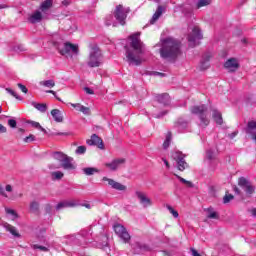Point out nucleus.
I'll list each match as a JSON object with an SVG mask.
<instances>
[{"label": "nucleus", "mask_w": 256, "mask_h": 256, "mask_svg": "<svg viewBox=\"0 0 256 256\" xmlns=\"http://www.w3.org/2000/svg\"><path fill=\"white\" fill-rule=\"evenodd\" d=\"M250 213H251L252 217H256V208L250 209Z\"/></svg>", "instance_id": "obj_58"}, {"label": "nucleus", "mask_w": 256, "mask_h": 256, "mask_svg": "<svg viewBox=\"0 0 256 256\" xmlns=\"http://www.w3.org/2000/svg\"><path fill=\"white\" fill-rule=\"evenodd\" d=\"M32 106H34L37 111H40V113H45L47 111V104L32 102Z\"/></svg>", "instance_id": "obj_30"}, {"label": "nucleus", "mask_w": 256, "mask_h": 256, "mask_svg": "<svg viewBox=\"0 0 256 256\" xmlns=\"http://www.w3.org/2000/svg\"><path fill=\"white\" fill-rule=\"evenodd\" d=\"M140 36L141 33L139 32L130 36V47H126V59L129 65H141V63L145 61L142 57L143 53H145V46L143 42H141Z\"/></svg>", "instance_id": "obj_1"}, {"label": "nucleus", "mask_w": 256, "mask_h": 256, "mask_svg": "<svg viewBox=\"0 0 256 256\" xmlns=\"http://www.w3.org/2000/svg\"><path fill=\"white\" fill-rule=\"evenodd\" d=\"M33 249H39L40 251H44L45 253H47V251H49L48 247L41 246V245H38V244L33 245Z\"/></svg>", "instance_id": "obj_44"}, {"label": "nucleus", "mask_w": 256, "mask_h": 256, "mask_svg": "<svg viewBox=\"0 0 256 256\" xmlns=\"http://www.w3.org/2000/svg\"><path fill=\"white\" fill-rule=\"evenodd\" d=\"M42 87H47L48 89H53L55 87V80H43L39 82Z\"/></svg>", "instance_id": "obj_31"}, {"label": "nucleus", "mask_w": 256, "mask_h": 256, "mask_svg": "<svg viewBox=\"0 0 256 256\" xmlns=\"http://www.w3.org/2000/svg\"><path fill=\"white\" fill-rule=\"evenodd\" d=\"M212 117L217 125H223V116L219 110H212Z\"/></svg>", "instance_id": "obj_27"}, {"label": "nucleus", "mask_w": 256, "mask_h": 256, "mask_svg": "<svg viewBox=\"0 0 256 256\" xmlns=\"http://www.w3.org/2000/svg\"><path fill=\"white\" fill-rule=\"evenodd\" d=\"M1 226L5 229V231H7V233H10V235H13L16 239H21V234L19 233L17 227L7 222H2Z\"/></svg>", "instance_id": "obj_16"}, {"label": "nucleus", "mask_w": 256, "mask_h": 256, "mask_svg": "<svg viewBox=\"0 0 256 256\" xmlns=\"http://www.w3.org/2000/svg\"><path fill=\"white\" fill-rule=\"evenodd\" d=\"M114 233L123 241V243H129L131 241V235L127 231V228L121 224H115L113 226Z\"/></svg>", "instance_id": "obj_9"}, {"label": "nucleus", "mask_w": 256, "mask_h": 256, "mask_svg": "<svg viewBox=\"0 0 256 256\" xmlns=\"http://www.w3.org/2000/svg\"><path fill=\"white\" fill-rule=\"evenodd\" d=\"M5 194L7 195L6 199H10L11 201H15L17 197H23V194L16 193L11 184H7L4 189Z\"/></svg>", "instance_id": "obj_17"}, {"label": "nucleus", "mask_w": 256, "mask_h": 256, "mask_svg": "<svg viewBox=\"0 0 256 256\" xmlns=\"http://www.w3.org/2000/svg\"><path fill=\"white\" fill-rule=\"evenodd\" d=\"M7 93L12 95V97H15V99H18V101H21V97L17 94V92L13 91L11 88H6Z\"/></svg>", "instance_id": "obj_42"}, {"label": "nucleus", "mask_w": 256, "mask_h": 256, "mask_svg": "<svg viewBox=\"0 0 256 256\" xmlns=\"http://www.w3.org/2000/svg\"><path fill=\"white\" fill-rule=\"evenodd\" d=\"M63 176L64 174L61 171H55L51 173L53 181H59V179H63Z\"/></svg>", "instance_id": "obj_33"}, {"label": "nucleus", "mask_w": 256, "mask_h": 256, "mask_svg": "<svg viewBox=\"0 0 256 256\" xmlns=\"http://www.w3.org/2000/svg\"><path fill=\"white\" fill-rule=\"evenodd\" d=\"M203 39V34L201 33V29L198 26H194L192 28L191 33L188 35V42L190 47H195L199 45L198 41Z\"/></svg>", "instance_id": "obj_8"}, {"label": "nucleus", "mask_w": 256, "mask_h": 256, "mask_svg": "<svg viewBox=\"0 0 256 256\" xmlns=\"http://www.w3.org/2000/svg\"><path fill=\"white\" fill-rule=\"evenodd\" d=\"M46 93H51L57 99V101H62L61 98L57 97V93L53 90H47Z\"/></svg>", "instance_id": "obj_51"}, {"label": "nucleus", "mask_w": 256, "mask_h": 256, "mask_svg": "<svg viewBox=\"0 0 256 256\" xmlns=\"http://www.w3.org/2000/svg\"><path fill=\"white\" fill-rule=\"evenodd\" d=\"M234 191H235V193H237V195H241V190H239V188H237V186L234 187Z\"/></svg>", "instance_id": "obj_60"}, {"label": "nucleus", "mask_w": 256, "mask_h": 256, "mask_svg": "<svg viewBox=\"0 0 256 256\" xmlns=\"http://www.w3.org/2000/svg\"><path fill=\"white\" fill-rule=\"evenodd\" d=\"M103 181L108 182V185L112 188L115 189V191H127V186L113 180L107 177L103 178Z\"/></svg>", "instance_id": "obj_18"}, {"label": "nucleus", "mask_w": 256, "mask_h": 256, "mask_svg": "<svg viewBox=\"0 0 256 256\" xmlns=\"http://www.w3.org/2000/svg\"><path fill=\"white\" fill-rule=\"evenodd\" d=\"M159 107H167L171 103V97L169 94H161L156 97Z\"/></svg>", "instance_id": "obj_21"}, {"label": "nucleus", "mask_w": 256, "mask_h": 256, "mask_svg": "<svg viewBox=\"0 0 256 256\" xmlns=\"http://www.w3.org/2000/svg\"><path fill=\"white\" fill-rule=\"evenodd\" d=\"M30 125L34 127V129H38L39 131H42V133L47 134V130L41 127V124L39 122L31 121Z\"/></svg>", "instance_id": "obj_34"}, {"label": "nucleus", "mask_w": 256, "mask_h": 256, "mask_svg": "<svg viewBox=\"0 0 256 256\" xmlns=\"http://www.w3.org/2000/svg\"><path fill=\"white\" fill-rule=\"evenodd\" d=\"M52 158L61 164H58L56 166L51 164L49 165V169H61V167L62 169H65L67 171H71L75 169V165H73V158L70 156H67L63 152H53Z\"/></svg>", "instance_id": "obj_3"}, {"label": "nucleus", "mask_w": 256, "mask_h": 256, "mask_svg": "<svg viewBox=\"0 0 256 256\" xmlns=\"http://www.w3.org/2000/svg\"><path fill=\"white\" fill-rule=\"evenodd\" d=\"M43 19H47V16L39 9L28 16V22L33 25H35V23H41Z\"/></svg>", "instance_id": "obj_14"}, {"label": "nucleus", "mask_w": 256, "mask_h": 256, "mask_svg": "<svg viewBox=\"0 0 256 256\" xmlns=\"http://www.w3.org/2000/svg\"><path fill=\"white\" fill-rule=\"evenodd\" d=\"M166 209H168L169 213H171V215L177 219L179 217V212H177L176 210H174L171 205H167Z\"/></svg>", "instance_id": "obj_40"}, {"label": "nucleus", "mask_w": 256, "mask_h": 256, "mask_svg": "<svg viewBox=\"0 0 256 256\" xmlns=\"http://www.w3.org/2000/svg\"><path fill=\"white\" fill-rule=\"evenodd\" d=\"M207 5H211V0H199L197 2V9H201V7H207Z\"/></svg>", "instance_id": "obj_36"}, {"label": "nucleus", "mask_w": 256, "mask_h": 256, "mask_svg": "<svg viewBox=\"0 0 256 256\" xmlns=\"http://www.w3.org/2000/svg\"><path fill=\"white\" fill-rule=\"evenodd\" d=\"M84 91H85V93H87V95H93L95 92L91 89V88H89V87H85L84 88Z\"/></svg>", "instance_id": "obj_52"}, {"label": "nucleus", "mask_w": 256, "mask_h": 256, "mask_svg": "<svg viewBox=\"0 0 256 256\" xmlns=\"http://www.w3.org/2000/svg\"><path fill=\"white\" fill-rule=\"evenodd\" d=\"M52 7L53 0H45L40 4V8L38 10L45 14L46 17H48L49 11H51Z\"/></svg>", "instance_id": "obj_19"}, {"label": "nucleus", "mask_w": 256, "mask_h": 256, "mask_svg": "<svg viewBox=\"0 0 256 256\" xmlns=\"http://www.w3.org/2000/svg\"><path fill=\"white\" fill-rule=\"evenodd\" d=\"M119 24V22L115 19V15H108L105 18V25H107V27H117V25Z\"/></svg>", "instance_id": "obj_28"}, {"label": "nucleus", "mask_w": 256, "mask_h": 256, "mask_svg": "<svg viewBox=\"0 0 256 256\" xmlns=\"http://www.w3.org/2000/svg\"><path fill=\"white\" fill-rule=\"evenodd\" d=\"M58 49L61 55H79V45L77 44L66 42L62 46H59Z\"/></svg>", "instance_id": "obj_10"}, {"label": "nucleus", "mask_w": 256, "mask_h": 256, "mask_svg": "<svg viewBox=\"0 0 256 256\" xmlns=\"http://www.w3.org/2000/svg\"><path fill=\"white\" fill-rule=\"evenodd\" d=\"M193 115H198L200 120V127H207L209 125V118L207 117V106L200 105L191 108Z\"/></svg>", "instance_id": "obj_5"}, {"label": "nucleus", "mask_w": 256, "mask_h": 256, "mask_svg": "<svg viewBox=\"0 0 256 256\" xmlns=\"http://www.w3.org/2000/svg\"><path fill=\"white\" fill-rule=\"evenodd\" d=\"M211 60V54H205L200 61V69L205 71V69H209V61Z\"/></svg>", "instance_id": "obj_25"}, {"label": "nucleus", "mask_w": 256, "mask_h": 256, "mask_svg": "<svg viewBox=\"0 0 256 256\" xmlns=\"http://www.w3.org/2000/svg\"><path fill=\"white\" fill-rule=\"evenodd\" d=\"M76 206H77V202H75L74 200L62 201L56 205V210L61 211V209H65L67 207H76Z\"/></svg>", "instance_id": "obj_23"}, {"label": "nucleus", "mask_w": 256, "mask_h": 256, "mask_svg": "<svg viewBox=\"0 0 256 256\" xmlns=\"http://www.w3.org/2000/svg\"><path fill=\"white\" fill-rule=\"evenodd\" d=\"M178 127L179 129H187V122L183 121V120H178Z\"/></svg>", "instance_id": "obj_45"}, {"label": "nucleus", "mask_w": 256, "mask_h": 256, "mask_svg": "<svg viewBox=\"0 0 256 256\" xmlns=\"http://www.w3.org/2000/svg\"><path fill=\"white\" fill-rule=\"evenodd\" d=\"M6 215L10 221H15L19 215H17V212L11 208H5Z\"/></svg>", "instance_id": "obj_29"}, {"label": "nucleus", "mask_w": 256, "mask_h": 256, "mask_svg": "<svg viewBox=\"0 0 256 256\" xmlns=\"http://www.w3.org/2000/svg\"><path fill=\"white\" fill-rule=\"evenodd\" d=\"M51 115H52L54 121H56V123H63V114L61 113V110L53 109L51 111Z\"/></svg>", "instance_id": "obj_26"}, {"label": "nucleus", "mask_w": 256, "mask_h": 256, "mask_svg": "<svg viewBox=\"0 0 256 256\" xmlns=\"http://www.w3.org/2000/svg\"><path fill=\"white\" fill-rule=\"evenodd\" d=\"M7 93L12 95V97H15V99H18V101H21V97L17 94V92L13 91L11 88H6Z\"/></svg>", "instance_id": "obj_41"}, {"label": "nucleus", "mask_w": 256, "mask_h": 256, "mask_svg": "<svg viewBox=\"0 0 256 256\" xmlns=\"http://www.w3.org/2000/svg\"><path fill=\"white\" fill-rule=\"evenodd\" d=\"M6 7V5H0V9H5Z\"/></svg>", "instance_id": "obj_64"}, {"label": "nucleus", "mask_w": 256, "mask_h": 256, "mask_svg": "<svg viewBox=\"0 0 256 256\" xmlns=\"http://www.w3.org/2000/svg\"><path fill=\"white\" fill-rule=\"evenodd\" d=\"M8 125L9 127H11L12 129H15V127H17V121L15 119H9L8 120Z\"/></svg>", "instance_id": "obj_48"}, {"label": "nucleus", "mask_w": 256, "mask_h": 256, "mask_svg": "<svg viewBox=\"0 0 256 256\" xmlns=\"http://www.w3.org/2000/svg\"><path fill=\"white\" fill-rule=\"evenodd\" d=\"M152 115L153 117H156V119H160V117L167 115V112H161L160 114L153 113Z\"/></svg>", "instance_id": "obj_53"}, {"label": "nucleus", "mask_w": 256, "mask_h": 256, "mask_svg": "<svg viewBox=\"0 0 256 256\" xmlns=\"http://www.w3.org/2000/svg\"><path fill=\"white\" fill-rule=\"evenodd\" d=\"M14 51H16L17 53H23V51H25V46L18 45L14 48Z\"/></svg>", "instance_id": "obj_50"}, {"label": "nucleus", "mask_w": 256, "mask_h": 256, "mask_svg": "<svg viewBox=\"0 0 256 256\" xmlns=\"http://www.w3.org/2000/svg\"><path fill=\"white\" fill-rule=\"evenodd\" d=\"M171 145V132H168L166 135V139L163 143L164 149H167Z\"/></svg>", "instance_id": "obj_37"}, {"label": "nucleus", "mask_w": 256, "mask_h": 256, "mask_svg": "<svg viewBox=\"0 0 256 256\" xmlns=\"http://www.w3.org/2000/svg\"><path fill=\"white\" fill-rule=\"evenodd\" d=\"M87 65L92 68L101 67V65H103V53L97 45L90 47Z\"/></svg>", "instance_id": "obj_4"}, {"label": "nucleus", "mask_w": 256, "mask_h": 256, "mask_svg": "<svg viewBox=\"0 0 256 256\" xmlns=\"http://www.w3.org/2000/svg\"><path fill=\"white\" fill-rule=\"evenodd\" d=\"M207 211H208V214H207L208 219H219V215L217 214V212L213 210V208H208Z\"/></svg>", "instance_id": "obj_35"}, {"label": "nucleus", "mask_w": 256, "mask_h": 256, "mask_svg": "<svg viewBox=\"0 0 256 256\" xmlns=\"http://www.w3.org/2000/svg\"><path fill=\"white\" fill-rule=\"evenodd\" d=\"M217 153L215 152V150H208L206 152V157L207 159H213L214 157H216Z\"/></svg>", "instance_id": "obj_43"}, {"label": "nucleus", "mask_w": 256, "mask_h": 256, "mask_svg": "<svg viewBox=\"0 0 256 256\" xmlns=\"http://www.w3.org/2000/svg\"><path fill=\"white\" fill-rule=\"evenodd\" d=\"M84 207H86V209H91V205L90 204H85Z\"/></svg>", "instance_id": "obj_61"}, {"label": "nucleus", "mask_w": 256, "mask_h": 256, "mask_svg": "<svg viewBox=\"0 0 256 256\" xmlns=\"http://www.w3.org/2000/svg\"><path fill=\"white\" fill-rule=\"evenodd\" d=\"M126 162L127 160L125 158H115L112 161L107 162L105 167L108 168L109 171H119Z\"/></svg>", "instance_id": "obj_12"}, {"label": "nucleus", "mask_w": 256, "mask_h": 256, "mask_svg": "<svg viewBox=\"0 0 256 256\" xmlns=\"http://www.w3.org/2000/svg\"><path fill=\"white\" fill-rule=\"evenodd\" d=\"M238 186L244 193H246L247 197H251V195L255 193V185L245 177H240L238 179Z\"/></svg>", "instance_id": "obj_7"}, {"label": "nucleus", "mask_w": 256, "mask_h": 256, "mask_svg": "<svg viewBox=\"0 0 256 256\" xmlns=\"http://www.w3.org/2000/svg\"><path fill=\"white\" fill-rule=\"evenodd\" d=\"M86 152H87V147L85 146H78L75 151L76 155H85Z\"/></svg>", "instance_id": "obj_39"}, {"label": "nucleus", "mask_w": 256, "mask_h": 256, "mask_svg": "<svg viewBox=\"0 0 256 256\" xmlns=\"http://www.w3.org/2000/svg\"><path fill=\"white\" fill-rule=\"evenodd\" d=\"M135 197L138 200V203L142 207V209H149L150 207H153V199L149 197V194H147V192L137 190L135 192Z\"/></svg>", "instance_id": "obj_6"}, {"label": "nucleus", "mask_w": 256, "mask_h": 256, "mask_svg": "<svg viewBox=\"0 0 256 256\" xmlns=\"http://www.w3.org/2000/svg\"><path fill=\"white\" fill-rule=\"evenodd\" d=\"M232 199H233V195H231V194H226V195L224 196V198H223V202H224V203H229V201H232Z\"/></svg>", "instance_id": "obj_49"}, {"label": "nucleus", "mask_w": 256, "mask_h": 256, "mask_svg": "<svg viewBox=\"0 0 256 256\" xmlns=\"http://www.w3.org/2000/svg\"><path fill=\"white\" fill-rule=\"evenodd\" d=\"M33 141H35V136L33 134H30L29 136L24 138V143H31Z\"/></svg>", "instance_id": "obj_46"}, {"label": "nucleus", "mask_w": 256, "mask_h": 256, "mask_svg": "<svg viewBox=\"0 0 256 256\" xmlns=\"http://www.w3.org/2000/svg\"><path fill=\"white\" fill-rule=\"evenodd\" d=\"M162 47L160 48V57L162 59H168L169 61H173V59H177L181 53V45L177 42V40L173 38H166L161 41Z\"/></svg>", "instance_id": "obj_2"}, {"label": "nucleus", "mask_w": 256, "mask_h": 256, "mask_svg": "<svg viewBox=\"0 0 256 256\" xmlns=\"http://www.w3.org/2000/svg\"><path fill=\"white\" fill-rule=\"evenodd\" d=\"M163 11H165V8L163 6L157 7L156 12L153 14L150 20L151 25H153L159 19V17L163 15Z\"/></svg>", "instance_id": "obj_24"}, {"label": "nucleus", "mask_w": 256, "mask_h": 256, "mask_svg": "<svg viewBox=\"0 0 256 256\" xmlns=\"http://www.w3.org/2000/svg\"><path fill=\"white\" fill-rule=\"evenodd\" d=\"M18 131L19 133H25V130L23 128H20Z\"/></svg>", "instance_id": "obj_63"}, {"label": "nucleus", "mask_w": 256, "mask_h": 256, "mask_svg": "<svg viewBox=\"0 0 256 256\" xmlns=\"http://www.w3.org/2000/svg\"><path fill=\"white\" fill-rule=\"evenodd\" d=\"M236 135H239V131H234V132H232L231 134L228 135V137H229L230 139H235V136H236Z\"/></svg>", "instance_id": "obj_55"}, {"label": "nucleus", "mask_w": 256, "mask_h": 256, "mask_svg": "<svg viewBox=\"0 0 256 256\" xmlns=\"http://www.w3.org/2000/svg\"><path fill=\"white\" fill-rule=\"evenodd\" d=\"M87 145H97L99 149H103V140L96 134H93L91 139L87 140Z\"/></svg>", "instance_id": "obj_22"}, {"label": "nucleus", "mask_w": 256, "mask_h": 256, "mask_svg": "<svg viewBox=\"0 0 256 256\" xmlns=\"http://www.w3.org/2000/svg\"><path fill=\"white\" fill-rule=\"evenodd\" d=\"M172 158L177 162V168L179 171H185V169H187V162H185V157L181 152H174L172 154Z\"/></svg>", "instance_id": "obj_13"}, {"label": "nucleus", "mask_w": 256, "mask_h": 256, "mask_svg": "<svg viewBox=\"0 0 256 256\" xmlns=\"http://www.w3.org/2000/svg\"><path fill=\"white\" fill-rule=\"evenodd\" d=\"M156 75H160V77H165V74L157 72Z\"/></svg>", "instance_id": "obj_62"}, {"label": "nucleus", "mask_w": 256, "mask_h": 256, "mask_svg": "<svg viewBox=\"0 0 256 256\" xmlns=\"http://www.w3.org/2000/svg\"><path fill=\"white\" fill-rule=\"evenodd\" d=\"M7 131V127L3 126V124H0V133H5Z\"/></svg>", "instance_id": "obj_57"}, {"label": "nucleus", "mask_w": 256, "mask_h": 256, "mask_svg": "<svg viewBox=\"0 0 256 256\" xmlns=\"http://www.w3.org/2000/svg\"><path fill=\"white\" fill-rule=\"evenodd\" d=\"M224 67L229 73H235L239 69V60L237 58H230L224 63Z\"/></svg>", "instance_id": "obj_15"}, {"label": "nucleus", "mask_w": 256, "mask_h": 256, "mask_svg": "<svg viewBox=\"0 0 256 256\" xmlns=\"http://www.w3.org/2000/svg\"><path fill=\"white\" fill-rule=\"evenodd\" d=\"M163 163L165 164V166L167 167V169H169V161H167V159L163 158L162 159Z\"/></svg>", "instance_id": "obj_59"}, {"label": "nucleus", "mask_w": 256, "mask_h": 256, "mask_svg": "<svg viewBox=\"0 0 256 256\" xmlns=\"http://www.w3.org/2000/svg\"><path fill=\"white\" fill-rule=\"evenodd\" d=\"M175 176L177 177V179H179V181H180L181 183H184V185H186V187H190V188L193 187V182L188 181V180L182 178V177L179 176V175H175Z\"/></svg>", "instance_id": "obj_38"}, {"label": "nucleus", "mask_w": 256, "mask_h": 256, "mask_svg": "<svg viewBox=\"0 0 256 256\" xmlns=\"http://www.w3.org/2000/svg\"><path fill=\"white\" fill-rule=\"evenodd\" d=\"M30 209H31V211H33V212L37 211V210L39 209V203H37V202H32V203L30 204Z\"/></svg>", "instance_id": "obj_47"}, {"label": "nucleus", "mask_w": 256, "mask_h": 256, "mask_svg": "<svg viewBox=\"0 0 256 256\" xmlns=\"http://www.w3.org/2000/svg\"><path fill=\"white\" fill-rule=\"evenodd\" d=\"M0 195L2 197H8L7 194L5 193V190L3 189V186L0 185Z\"/></svg>", "instance_id": "obj_56"}, {"label": "nucleus", "mask_w": 256, "mask_h": 256, "mask_svg": "<svg viewBox=\"0 0 256 256\" xmlns=\"http://www.w3.org/2000/svg\"><path fill=\"white\" fill-rule=\"evenodd\" d=\"M68 105H71V107L76 109V111L83 113V115H91V108L84 106L81 103H68Z\"/></svg>", "instance_id": "obj_20"}, {"label": "nucleus", "mask_w": 256, "mask_h": 256, "mask_svg": "<svg viewBox=\"0 0 256 256\" xmlns=\"http://www.w3.org/2000/svg\"><path fill=\"white\" fill-rule=\"evenodd\" d=\"M83 173L86 175H95V173H99V170H97V168H93V167H87V168H83L82 169Z\"/></svg>", "instance_id": "obj_32"}, {"label": "nucleus", "mask_w": 256, "mask_h": 256, "mask_svg": "<svg viewBox=\"0 0 256 256\" xmlns=\"http://www.w3.org/2000/svg\"><path fill=\"white\" fill-rule=\"evenodd\" d=\"M19 89L22 91V93H27V87L23 84H18Z\"/></svg>", "instance_id": "obj_54"}, {"label": "nucleus", "mask_w": 256, "mask_h": 256, "mask_svg": "<svg viewBox=\"0 0 256 256\" xmlns=\"http://www.w3.org/2000/svg\"><path fill=\"white\" fill-rule=\"evenodd\" d=\"M129 11L123 7V5L116 6L114 10V19L120 24L125 25V21L127 19V14Z\"/></svg>", "instance_id": "obj_11"}]
</instances>
